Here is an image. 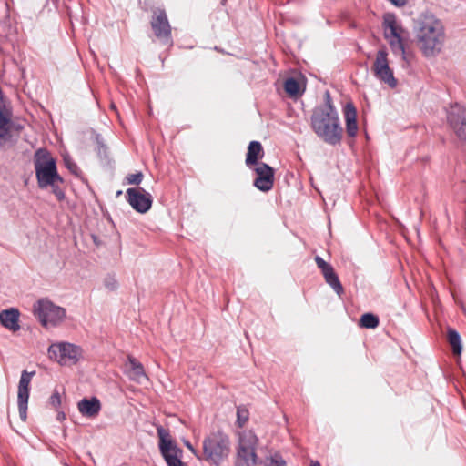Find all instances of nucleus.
Listing matches in <instances>:
<instances>
[{
	"label": "nucleus",
	"mask_w": 466,
	"mask_h": 466,
	"mask_svg": "<svg viewBox=\"0 0 466 466\" xmlns=\"http://www.w3.org/2000/svg\"><path fill=\"white\" fill-rule=\"evenodd\" d=\"M414 34L417 45L426 57L438 55L445 43L443 23L431 13H422L415 20Z\"/></svg>",
	"instance_id": "1"
},
{
	"label": "nucleus",
	"mask_w": 466,
	"mask_h": 466,
	"mask_svg": "<svg viewBox=\"0 0 466 466\" xmlns=\"http://www.w3.org/2000/svg\"><path fill=\"white\" fill-rule=\"evenodd\" d=\"M325 96V105L316 107L312 113L311 127L325 143L336 146L341 142L343 128L329 93L327 92Z\"/></svg>",
	"instance_id": "2"
},
{
	"label": "nucleus",
	"mask_w": 466,
	"mask_h": 466,
	"mask_svg": "<svg viewBox=\"0 0 466 466\" xmlns=\"http://www.w3.org/2000/svg\"><path fill=\"white\" fill-rule=\"evenodd\" d=\"M230 451V439L223 431H213L203 441L204 459L216 466L221 465L228 457Z\"/></svg>",
	"instance_id": "3"
},
{
	"label": "nucleus",
	"mask_w": 466,
	"mask_h": 466,
	"mask_svg": "<svg viewBox=\"0 0 466 466\" xmlns=\"http://www.w3.org/2000/svg\"><path fill=\"white\" fill-rule=\"evenodd\" d=\"M34 165L38 187L42 189L54 185L55 181L63 182V178L57 172L56 159L44 148L35 153Z\"/></svg>",
	"instance_id": "4"
},
{
	"label": "nucleus",
	"mask_w": 466,
	"mask_h": 466,
	"mask_svg": "<svg viewBox=\"0 0 466 466\" xmlns=\"http://www.w3.org/2000/svg\"><path fill=\"white\" fill-rule=\"evenodd\" d=\"M382 27L384 38L388 41L392 53L406 59L405 35H407V31L398 21L396 15L390 13L385 14Z\"/></svg>",
	"instance_id": "5"
},
{
	"label": "nucleus",
	"mask_w": 466,
	"mask_h": 466,
	"mask_svg": "<svg viewBox=\"0 0 466 466\" xmlns=\"http://www.w3.org/2000/svg\"><path fill=\"white\" fill-rule=\"evenodd\" d=\"M258 438L252 431L238 433L234 466H256L258 463L257 448Z\"/></svg>",
	"instance_id": "6"
},
{
	"label": "nucleus",
	"mask_w": 466,
	"mask_h": 466,
	"mask_svg": "<svg viewBox=\"0 0 466 466\" xmlns=\"http://www.w3.org/2000/svg\"><path fill=\"white\" fill-rule=\"evenodd\" d=\"M34 314L45 328L60 325L66 318V309L52 301L42 299L34 305Z\"/></svg>",
	"instance_id": "7"
},
{
	"label": "nucleus",
	"mask_w": 466,
	"mask_h": 466,
	"mask_svg": "<svg viewBox=\"0 0 466 466\" xmlns=\"http://www.w3.org/2000/svg\"><path fill=\"white\" fill-rule=\"evenodd\" d=\"M49 357L62 366L76 364L83 356L82 349L69 342L52 343L48 348Z\"/></svg>",
	"instance_id": "8"
},
{
	"label": "nucleus",
	"mask_w": 466,
	"mask_h": 466,
	"mask_svg": "<svg viewBox=\"0 0 466 466\" xmlns=\"http://www.w3.org/2000/svg\"><path fill=\"white\" fill-rule=\"evenodd\" d=\"M159 438V450L167 466H187L182 462V450L179 449L171 440L170 433L162 426H157Z\"/></svg>",
	"instance_id": "9"
},
{
	"label": "nucleus",
	"mask_w": 466,
	"mask_h": 466,
	"mask_svg": "<svg viewBox=\"0 0 466 466\" xmlns=\"http://www.w3.org/2000/svg\"><path fill=\"white\" fill-rule=\"evenodd\" d=\"M371 70L374 76L380 82L387 84L391 88L397 86V79L389 65L386 47L378 50Z\"/></svg>",
	"instance_id": "10"
},
{
	"label": "nucleus",
	"mask_w": 466,
	"mask_h": 466,
	"mask_svg": "<svg viewBox=\"0 0 466 466\" xmlns=\"http://www.w3.org/2000/svg\"><path fill=\"white\" fill-rule=\"evenodd\" d=\"M448 123L457 137L466 144V108L460 105H451L447 109Z\"/></svg>",
	"instance_id": "11"
},
{
	"label": "nucleus",
	"mask_w": 466,
	"mask_h": 466,
	"mask_svg": "<svg viewBox=\"0 0 466 466\" xmlns=\"http://www.w3.org/2000/svg\"><path fill=\"white\" fill-rule=\"evenodd\" d=\"M127 198L129 205L139 213H146L152 206V196L142 187L128 188Z\"/></svg>",
	"instance_id": "12"
},
{
	"label": "nucleus",
	"mask_w": 466,
	"mask_h": 466,
	"mask_svg": "<svg viewBox=\"0 0 466 466\" xmlns=\"http://www.w3.org/2000/svg\"><path fill=\"white\" fill-rule=\"evenodd\" d=\"M35 372L24 370L18 384L17 404L19 416L23 421L27 418V404L29 399V385Z\"/></svg>",
	"instance_id": "13"
},
{
	"label": "nucleus",
	"mask_w": 466,
	"mask_h": 466,
	"mask_svg": "<svg viewBox=\"0 0 466 466\" xmlns=\"http://www.w3.org/2000/svg\"><path fill=\"white\" fill-rule=\"evenodd\" d=\"M151 26L155 35L158 39L164 41L165 43L169 42L171 35V26L164 10L157 9L153 12Z\"/></svg>",
	"instance_id": "14"
},
{
	"label": "nucleus",
	"mask_w": 466,
	"mask_h": 466,
	"mask_svg": "<svg viewBox=\"0 0 466 466\" xmlns=\"http://www.w3.org/2000/svg\"><path fill=\"white\" fill-rule=\"evenodd\" d=\"M258 177L254 180V186L263 191H269L274 184V170L266 163H259L255 169Z\"/></svg>",
	"instance_id": "15"
},
{
	"label": "nucleus",
	"mask_w": 466,
	"mask_h": 466,
	"mask_svg": "<svg viewBox=\"0 0 466 466\" xmlns=\"http://www.w3.org/2000/svg\"><path fill=\"white\" fill-rule=\"evenodd\" d=\"M344 118L346 123V132L350 137H355L358 133L357 110L352 103H348L344 106Z\"/></svg>",
	"instance_id": "16"
},
{
	"label": "nucleus",
	"mask_w": 466,
	"mask_h": 466,
	"mask_svg": "<svg viewBox=\"0 0 466 466\" xmlns=\"http://www.w3.org/2000/svg\"><path fill=\"white\" fill-rule=\"evenodd\" d=\"M77 407L83 416L95 418L101 410V403L96 397H92L91 399L85 398L78 402Z\"/></svg>",
	"instance_id": "17"
},
{
	"label": "nucleus",
	"mask_w": 466,
	"mask_h": 466,
	"mask_svg": "<svg viewBox=\"0 0 466 466\" xmlns=\"http://www.w3.org/2000/svg\"><path fill=\"white\" fill-rule=\"evenodd\" d=\"M19 311L16 309L11 308L0 312V323L6 329L12 331H17L19 326Z\"/></svg>",
	"instance_id": "18"
},
{
	"label": "nucleus",
	"mask_w": 466,
	"mask_h": 466,
	"mask_svg": "<svg viewBox=\"0 0 466 466\" xmlns=\"http://www.w3.org/2000/svg\"><path fill=\"white\" fill-rule=\"evenodd\" d=\"M128 363L130 366V370H128V377L137 382L141 383L144 380H147V377L145 373L143 365L137 361L135 358L129 356Z\"/></svg>",
	"instance_id": "19"
},
{
	"label": "nucleus",
	"mask_w": 466,
	"mask_h": 466,
	"mask_svg": "<svg viewBox=\"0 0 466 466\" xmlns=\"http://www.w3.org/2000/svg\"><path fill=\"white\" fill-rule=\"evenodd\" d=\"M263 156V148L258 141H251L248 147L246 165L250 167L258 163V158Z\"/></svg>",
	"instance_id": "20"
},
{
	"label": "nucleus",
	"mask_w": 466,
	"mask_h": 466,
	"mask_svg": "<svg viewBox=\"0 0 466 466\" xmlns=\"http://www.w3.org/2000/svg\"><path fill=\"white\" fill-rule=\"evenodd\" d=\"M448 340L452 348L453 353L460 355L462 350L460 334L455 329H450L448 330Z\"/></svg>",
	"instance_id": "21"
},
{
	"label": "nucleus",
	"mask_w": 466,
	"mask_h": 466,
	"mask_svg": "<svg viewBox=\"0 0 466 466\" xmlns=\"http://www.w3.org/2000/svg\"><path fill=\"white\" fill-rule=\"evenodd\" d=\"M324 279H325V281L332 288V289L339 296H340L343 293V291H344L343 287L339 279L338 275L336 274V272L334 270L331 273L325 276Z\"/></svg>",
	"instance_id": "22"
},
{
	"label": "nucleus",
	"mask_w": 466,
	"mask_h": 466,
	"mask_svg": "<svg viewBox=\"0 0 466 466\" xmlns=\"http://www.w3.org/2000/svg\"><path fill=\"white\" fill-rule=\"evenodd\" d=\"M380 320L372 313H365L361 316L360 325L365 329H375L379 326Z\"/></svg>",
	"instance_id": "23"
},
{
	"label": "nucleus",
	"mask_w": 466,
	"mask_h": 466,
	"mask_svg": "<svg viewBox=\"0 0 466 466\" xmlns=\"http://www.w3.org/2000/svg\"><path fill=\"white\" fill-rule=\"evenodd\" d=\"M284 89L290 96H297L300 93L299 84L293 77L285 80Z\"/></svg>",
	"instance_id": "24"
},
{
	"label": "nucleus",
	"mask_w": 466,
	"mask_h": 466,
	"mask_svg": "<svg viewBox=\"0 0 466 466\" xmlns=\"http://www.w3.org/2000/svg\"><path fill=\"white\" fill-rule=\"evenodd\" d=\"M265 466H286V461L282 456L276 452L265 459Z\"/></svg>",
	"instance_id": "25"
},
{
	"label": "nucleus",
	"mask_w": 466,
	"mask_h": 466,
	"mask_svg": "<svg viewBox=\"0 0 466 466\" xmlns=\"http://www.w3.org/2000/svg\"><path fill=\"white\" fill-rule=\"evenodd\" d=\"M315 262L318 268L321 270L323 277L327 276L334 270L333 267L319 256L315 257Z\"/></svg>",
	"instance_id": "26"
},
{
	"label": "nucleus",
	"mask_w": 466,
	"mask_h": 466,
	"mask_svg": "<svg viewBox=\"0 0 466 466\" xmlns=\"http://www.w3.org/2000/svg\"><path fill=\"white\" fill-rule=\"evenodd\" d=\"M248 420V410L244 407H238L237 410V423L243 427Z\"/></svg>",
	"instance_id": "27"
},
{
	"label": "nucleus",
	"mask_w": 466,
	"mask_h": 466,
	"mask_svg": "<svg viewBox=\"0 0 466 466\" xmlns=\"http://www.w3.org/2000/svg\"><path fill=\"white\" fill-rule=\"evenodd\" d=\"M64 162H65V165L66 167L68 168V170L75 174V175H77L78 172H79V167H77V165L72 160V158L68 156H66L64 157Z\"/></svg>",
	"instance_id": "28"
},
{
	"label": "nucleus",
	"mask_w": 466,
	"mask_h": 466,
	"mask_svg": "<svg viewBox=\"0 0 466 466\" xmlns=\"http://www.w3.org/2000/svg\"><path fill=\"white\" fill-rule=\"evenodd\" d=\"M62 182L55 181L54 185H49L52 188L53 194L56 197L58 200H63L65 198V193L62 188H60L59 184Z\"/></svg>",
	"instance_id": "29"
},
{
	"label": "nucleus",
	"mask_w": 466,
	"mask_h": 466,
	"mask_svg": "<svg viewBox=\"0 0 466 466\" xmlns=\"http://www.w3.org/2000/svg\"><path fill=\"white\" fill-rule=\"evenodd\" d=\"M143 179V174L141 172H137L135 174H129L127 177V181L130 185H139Z\"/></svg>",
	"instance_id": "30"
},
{
	"label": "nucleus",
	"mask_w": 466,
	"mask_h": 466,
	"mask_svg": "<svg viewBox=\"0 0 466 466\" xmlns=\"http://www.w3.org/2000/svg\"><path fill=\"white\" fill-rule=\"evenodd\" d=\"M49 403L57 408L61 404V396L57 390H55L49 399Z\"/></svg>",
	"instance_id": "31"
},
{
	"label": "nucleus",
	"mask_w": 466,
	"mask_h": 466,
	"mask_svg": "<svg viewBox=\"0 0 466 466\" xmlns=\"http://www.w3.org/2000/svg\"><path fill=\"white\" fill-rule=\"evenodd\" d=\"M105 286L109 290H115L117 288V281L112 277H107L105 279Z\"/></svg>",
	"instance_id": "32"
},
{
	"label": "nucleus",
	"mask_w": 466,
	"mask_h": 466,
	"mask_svg": "<svg viewBox=\"0 0 466 466\" xmlns=\"http://www.w3.org/2000/svg\"><path fill=\"white\" fill-rule=\"evenodd\" d=\"M184 444L196 457L199 458L197 450L192 446V444L188 441H184Z\"/></svg>",
	"instance_id": "33"
},
{
	"label": "nucleus",
	"mask_w": 466,
	"mask_h": 466,
	"mask_svg": "<svg viewBox=\"0 0 466 466\" xmlns=\"http://www.w3.org/2000/svg\"><path fill=\"white\" fill-rule=\"evenodd\" d=\"M389 1L398 7L404 6L408 2V0H389Z\"/></svg>",
	"instance_id": "34"
},
{
	"label": "nucleus",
	"mask_w": 466,
	"mask_h": 466,
	"mask_svg": "<svg viewBox=\"0 0 466 466\" xmlns=\"http://www.w3.org/2000/svg\"><path fill=\"white\" fill-rule=\"evenodd\" d=\"M7 124V119L3 115L2 111L0 110V129L5 127V126Z\"/></svg>",
	"instance_id": "35"
},
{
	"label": "nucleus",
	"mask_w": 466,
	"mask_h": 466,
	"mask_svg": "<svg viewBox=\"0 0 466 466\" xmlns=\"http://www.w3.org/2000/svg\"><path fill=\"white\" fill-rule=\"evenodd\" d=\"M309 466H320L319 461H311Z\"/></svg>",
	"instance_id": "36"
}]
</instances>
